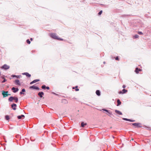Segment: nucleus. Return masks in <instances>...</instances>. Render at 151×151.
<instances>
[{
    "instance_id": "1",
    "label": "nucleus",
    "mask_w": 151,
    "mask_h": 151,
    "mask_svg": "<svg viewBox=\"0 0 151 151\" xmlns=\"http://www.w3.org/2000/svg\"><path fill=\"white\" fill-rule=\"evenodd\" d=\"M50 36L52 38L60 40L62 41L63 40V39L58 37V36L56 35L55 33H51L50 34Z\"/></svg>"
},
{
    "instance_id": "2",
    "label": "nucleus",
    "mask_w": 151,
    "mask_h": 151,
    "mask_svg": "<svg viewBox=\"0 0 151 151\" xmlns=\"http://www.w3.org/2000/svg\"><path fill=\"white\" fill-rule=\"evenodd\" d=\"M13 100H15L16 103H17L18 101V99L17 97L11 96L8 99V101L9 102H12Z\"/></svg>"
},
{
    "instance_id": "3",
    "label": "nucleus",
    "mask_w": 151,
    "mask_h": 151,
    "mask_svg": "<svg viewBox=\"0 0 151 151\" xmlns=\"http://www.w3.org/2000/svg\"><path fill=\"white\" fill-rule=\"evenodd\" d=\"M8 91H2V94L3 96V97L4 98H5L8 96Z\"/></svg>"
},
{
    "instance_id": "4",
    "label": "nucleus",
    "mask_w": 151,
    "mask_h": 151,
    "mask_svg": "<svg viewBox=\"0 0 151 151\" xmlns=\"http://www.w3.org/2000/svg\"><path fill=\"white\" fill-rule=\"evenodd\" d=\"M1 68L5 70H7L9 68V66L6 64H4L1 67Z\"/></svg>"
},
{
    "instance_id": "5",
    "label": "nucleus",
    "mask_w": 151,
    "mask_h": 151,
    "mask_svg": "<svg viewBox=\"0 0 151 151\" xmlns=\"http://www.w3.org/2000/svg\"><path fill=\"white\" fill-rule=\"evenodd\" d=\"M132 125L136 127H142V126H141V124L140 123H132Z\"/></svg>"
},
{
    "instance_id": "6",
    "label": "nucleus",
    "mask_w": 151,
    "mask_h": 151,
    "mask_svg": "<svg viewBox=\"0 0 151 151\" xmlns=\"http://www.w3.org/2000/svg\"><path fill=\"white\" fill-rule=\"evenodd\" d=\"M30 89H36V90H39L40 89L37 86H35L34 85L31 86L29 87Z\"/></svg>"
},
{
    "instance_id": "7",
    "label": "nucleus",
    "mask_w": 151,
    "mask_h": 151,
    "mask_svg": "<svg viewBox=\"0 0 151 151\" xmlns=\"http://www.w3.org/2000/svg\"><path fill=\"white\" fill-rule=\"evenodd\" d=\"M12 90H13L14 93H15L18 91L19 89L18 88H15L14 87H13L12 88Z\"/></svg>"
},
{
    "instance_id": "8",
    "label": "nucleus",
    "mask_w": 151,
    "mask_h": 151,
    "mask_svg": "<svg viewBox=\"0 0 151 151\" xmlns=\"http://www.w3.org/2000/svg\"><path fill=\"white\" fill-rule=\"evenodd\" d=\"M17 106L16 104H13L11 105V107L14 110H15L16 109V107Z\"/></svg>"
},
{
    "instance_id": "9",
    "label": "nucleus",
    "mask_w": 151,
    "mask_h": 151,
    "mask_svg": "<svg viewBox=\"0 0 151 151\" xmlns=\"http://www.w3.org/2000/svg\"><path fill=\"white\" fill-rule=\"evenodd\" d=\"M127 90H126L125 89H124L122 90V91H119V94L124 93H125L126 92H127Z\"/></svg>"
},
{
    "instance_id": "10",
    "label": "nucleus",
    "mask_w": 151,
    "mask_h": 151,
    "mask_svg": "<svg viewBox=\"0 0 151 151\" xmlns=\"http://www.w3.org/2000/svg\"><path fill=\"white\" fill-rule=\"evenodd\" d=\"M22 74L23 75H26L27 76L29 77H30L31 76V75L27 72L23 73H22Z\"/></svg>"
},
{
    "instance_id": "11",
    "label": "nucleus",
    "mask_w": 151,
    "mask_h": 151,
    "mask_svg": "<svg viewBox=\"0 0 151 151\" xmlns=\"http://www.w3.org/2000/svg\"><path fill=\"white\" fill-rule=\"evenodd\" d=\"M39 81H40L39 79L35 80H33V81H32L30 83V84H33V83H35Z\"/></svg>"
},
{
    "instance_id": "12",
    "label": "nucleus",
    "mask_w": 151,
    "mask_h": 151,
    "mask_svg": "<svg viewBox=\"0 0 151 151\" xmlns=\"http://www.w3.org/2000/svg\"><path fill=\"white\" fill-rule=\"evenodd\" d=\"M15 84L17 85H20L21 83L19 80H16L15 81Z\"/></svg>"
},
{
    "instance_id": "13",
    "label": "nucleus",
    "mask_w": 151,
    "mask_h": 151,
    "mask_svg": "<svg viewBox=\"0 0 151 151\" xmlns=\"http://www.w3.org/2000/svg\"><path fill=\"white\" fill-rule=\"evenodd\" d=\"M44 93L42 92H40L38 93V95L40 96V98L42 97V95H44Z\"/></svg>"
},
{
    "instance_id": "14",
    "label": "nucleus",
    "mask_w": 151,
    "mask_h": 151,
    "mask_svg": "<svg viewBox=\"0 0 151 151\" xmlns=\"http://www.w3.org/2000/svg\"><path fill=\"white\" fill-rule=\"evenodd\" d=\"M115 112L117 114L119 115H122V113L120 111L117 110H115Z\"/></svg>"
},
{
    "instance_id": "15",
    "label": "nucleus",
    "mask_w": 151,
    "mask_h": 151,
    "mask_svg": "<svg viewBox=\"0 0 151 151\" xmlns=\"http://www.w3.org/2000/svg\"><path fill=\"white\" fill-rule=\"evenodd\" d=\"M25 92V89L24 88L20 92V94H23L24 95V92Z\"/></svg>"
},
{
    "instance_id": "16",
    "label": "nucleus",
    "mask_w": 151,
    "mask_h": 151,
    "mask_svg": "<svg viewBox=\"0 0 151 151\" xmlns=\"http://www.w3.org/2000/svg\"><path fill=\"white\" fill-rule=\"evenodd\" d=\"M141 70L139 69H138L137 68H136L135 70V72L137 73H138L139 71H140Z\"/></svg>"
},
{
    "instance_id": "17",
    "label": "nucleus",
    "mask_w": 151,
    "mask_h": 151,
    "mask_svg": "<svg viewBox=\"0 0 151 151\" xmlns=\"http://www.w3.org/2000/svg\"><path fill=\"white\" fill-rule=\"evenodd\" d=\"M96 95L98 96H99L100 95V91L99 90H97L96 91Z\"/></svg>"
},
{
    "instance_id": "18",
    "label": "nucleus",
    "mask_w": 151,
    "mask_h": 151,
    "mask_svg": "<svg viewBox=\"0 0 151 151\" xmlns=\"http://www.w3.org/2000/svg\"><path fill=\"white\" fill-rule=\"evenodd\" d=\"M24 115L22 114L20 116H17V118L18 119H21L22 117H24Z\"/></svg>"
},
{
    "instance_id": "19",
    "label": "nucleus",
    "mask_w": 151,
    "mask_h": 151,
    "mask_svg": "<svg viewBox=\"0 0 151 151\" xmlns=\"http://www.w3.org/2000/svg\"><path fill=\"white\" fill-rule=\"evenodd\" d=\"M117 106H118L121 104V102L120 101L119 99H118L117 101Z\"/></svg>"
},
{
    "instance_id": "20",
    "label": "nucleus",
    "mask_w": 151,
    "mask_h": 151,
    "mask_svg": "<svg viewBox=\"0 0 151 151\" xmlns=\"http://www.w3.org/2000/svg\"><path fill=\"white\" fill-rule=\"evenodd\" d=\"M81 126L82 127H83L85 125H86L87 124L86 123H84L83 122H82L81 123Z\"/></svg>"
},
{
    "instance_id": "21",
    "label": "nucleus",
    "mask_w": 151,
    "mask_h": 151,
    "mask_svg": "<svg viewBox=\"0 0 151 151\" xmlns=\"http://www.w3.org/2000/svg\"><path fill=\"white\" fill-rule=\"evenodd\" d=\"M109 116H111V115H112L113 114H112V113L111 112H110L109 111L108 112V114H107Z\"/></svg>"
},
{
    "instance_id": "22",
    "label": "nucleus",
    "mask_w": 151,
    "mask_h": 151,
    "mask_svg": "<svg viewBox=\"0 0 151 151\" xmlns=\"http://www.w3.org/2000/svg\"><path fill=\"white\" fill-rule=\"evenodd\" d=\"M5 119L6 120H8L9 118V116L8 115H6L5 116Z\"/></svg>"
},
{
    "instance_id": "23",
    "label": "nucleus",
    "mask_w": 151,
    "mask_h": 151,
    "mask_svg": "<svg viewBox=\"0 0 151 151\" xmlns=\"http://www.w3.org/2000/svg\"><path fill=\"white\" fill-rule=\"evenodd\" d=\"M2 78L4 79V80L2 81V83H4L6 81V80L4 77H2Z\"/></svg>"
},
{
    "instance_id": "24",
    "label": "nucleus",
    "mask_w": 151,
    "mask_h": 151,
    "mask_svg": "<svg viewBox=\"0 0 151 151\" xmlns=\"http://www.w3.org/2000/svg\"><path fill=\"white\" fill-rule=\"evenodd\" d=\"M26 42H27V43L28 44H30V40H29V39H27V40H26Z\"/></svg>"
},
{
    "instance_id": "25",
    "label": "nucleus",
    "mask_w": 151,
    "mask_h": 151,
    "mask_svg": "<svg viewBox=\"0 0 151 151\" xmlns=\"http://www.w3.org/2000/svg\"><path fill=\"white\" fill-rule=\"evenodd\" d=\"M138 37H139V35H135L134 36V38H137Z\"/></svg>"
},
{
    "instance_id": "26",
    "label": "nucleus",
    "mask_w": 151,
    "mask_h": 151,
    "mask_svg": "<svg viewBox=\"0 0 151 151\" xmlns=\"http://www.w3.org/2000/svg\"><path fill=\"white\" fill-rule=\"evenodd\" d=\"M122 119L123 120H126V121H129V119H127V118H123Z\"/></svg>"
},
{
    "instance_id": "27",
    "label": "nucleus",
    "mask_w": 151,
    "mask_h": 151,
    "mask_svg": "<svg viewBox=\"0 0 151 151\" xmlns=\"http://www.w3.org/2000/svg\"><path fill=\"white\" fill-rule=\"evenodd\" d=\"M46 86L45 85H43L41 87L42 88V89H45V88H46Z\"/></svg>"
},
{
    "instance_id": "28",
    "label": "nucleus",
    "mask_w": 151,
    "mask_h": 151,
    "mask_svg": "<svg viewBox=\"0 0 151 151\" xmlns=\"http://www.w3.org/2000/svg\"><path fill=\"white\" fill-rule=\"evenodd\" d=\"M102 110L104 111H106V112H107V113L109 111L107 109H102Z\"/></svg>"
},
{
    "instance_id": "29",
    "label": "nucleus",
    "mask_w": 151,
    "mask_h": 151,
    "mask_svg": "<svg viewBox=\"0 0 151 151\" xmlns=\"http://www.w3.org/2000/svg\"><path fill=\"white\" fill-rule=\"evenodd\" d=\"M129 121L130 122H134L135 121V120H132L131 119H129Z\"/></svg>"
},
{
    "instance_id": "30",
    "label": "nucleus",
    "mask_w": 151,
    "mask_h": 151,
    "mask_svg": "<svg viewBox=\"0 0 151 151\" xmlns=\"http://www.w3.org/2000/svg\"><path fill=\"white\" fill-rule=\"evenodd\" d=\"M102 12V10L100 11L98 13V14L99 15H101Z\"/></svg>"
},
{
    "instance_id": "31",
    "label": "nucleus",
    "mask_w": 151,
    "mask_h": 151,
    "mask_svg": "<svg viewBox=\"0 0 151 151\" xmlns=\"http://www.w3.org/2000/svg\"><path fill=\"white\" fill-rule=\"evenodd\" d=\"M138 33L139 35H142L143 34V33L141 32H138Z\"/></svg>"
},
{
    "instance_id": "32",
    "label": "nucleus",
    "mask_w": 151,
    "mask_h": 151,
    "mask_svg": "<svg viewBox=\"0 0 151 151\" xmlns=\"http://www.w3.org/2000/svg\"><path fill=\"white\" fill-rule=\"evenodd\" d=\"M12 77H17V76L15 75H12L11 76Z\"/></svg>"
},
{
    "instance_id": "33",
    "label": "nucleus",
    "mask_w": 151,
    "mask_h": 151,
    "mask_svg": "<svg viewBox=\"0 0 151 151\" xmlns=\"http://www.w3.org/2000/svg\"><path fill=\"white\" fill-rule=\"evenodd\" d=\"M20 77H21V75L17 76L16 78H19Z\"/></svg>"
},
{
    "instance_id": "34",
    "label": "nucleus",
    "mask_w": 151,
    "mask_h": 151,
    "mask_svg": "<svg viewBox=\"0 0 151 151\" xmlns=\"http://www.w3.org/2000/svg\"><path fill=\"white\" fill-rule=\"evenodd\" d=\"M115 60H119V57L118 56H117L116 57V58H115Z\"/></svg>"
},
{
    "instance_id": "35",
    "label": "nucleus",
    "mask_w": 151,
    "mask_h": 151,
    "mask_svg": "<svg viewBox=\"0 0 151 151\" xmlns=\"http://www.w3.org/2000/svg\"><path fill=\"white\" fill-rule=\"evenodd\" d=\"M46 88L47 89H49L50 88L48 86L46 87Z\"/></svg>"
},
{
    "instance_id": "36",
    "label": "nucleus",
    "mask_w": 151,
    "mask_h": 151,
    "mask_svg": "<svg viewBox=\"0 0 151 151\" xmlns=\"http://www.w3.org/2000/svg\"><path fill=\"white\" fill-rule=\"evenodd\" d=\"M126 87V86L124 85H123L122 86V87L123 88H125Z\"/></svg>"
},
{
    "instance_id": "37",
    "label": "nucleus",
    "mask_w": 151,
    "mask_h": 151,
    "mask_svg": "<svg viewBox=\"0 0 151 151\" xmlns=\"http://www.w3.org/2000/svg\"><path fill=\"white\" fill-rule=\"evenodd\" d=\"M52 93L54 94V95H58V94L55 93Z\"/></svg>"
},
{
    "instance_id": "38",
    "label": "nucleus",
    "mask_w": 151,
    "mask_h": 151,
    "mask_svg": "<svg viewBox=\"0 0 151 151\" xmlns=\"http://www.w3.org/2000/svg\"><path fill=\"white\" fill-rule=\"evenodd\" d=\"M79 89L78 88H76V89H75V90H76V91H79Z\"/></svg>"
},
{
    "instance_id": "39",
    "label": "nucleus",
    "mask_w": 151,
    "mask_h": 151,
    "mask_svg": "<svg viewBox=\"0 0 151 151\" xmlns=\"http://www.w3.org/2000/svg\"><path fill=\"white\" fill-rule=\"evenodd\" d=\"M30 40L31 41H32L33 40V39L32 38H31L30 39Z\"/></svg>"
},
{
    "instance_id": "40",
    "label": "nucleus",
    "mask_w": 151,
    "mask_h": 151,
    "mask_svg": "<svg viewBox=\"0 0 151 151\" xmlns=\"http://www.w3.org/2000/svg\"><path fill=\"white\" fill-rule=\"evenodd\" d=\"M8 96H10V95H11V94H8Z\"/></svg>"
},
{
    "instance_id": "41",
    "label": "nucleus",
    "mask_w": 151,
    "mask_h": 151,
    "mask_svg": "<svg viewBox=\"0 0 151 151\" xmlns=\"http://www.w3.org/2000/svg\"><path fill=\"white\" fill-rule=\"evenodd\" d=\"M78 87V86H76V89Z\"/></svg>"
},
{
    "instance_id": "42",
    "label": "nucleus",
    "mask_w": 151,
    "mask_h": 151,
    "mask_svg": "<svg viewBox=\"0 0 151 151\" xmlns=\"http://www.w3.org/2000/svg\"><path fill=\"white\" fill-rule=\"evenodd\" d=\"M103 63L105 64V61Z\"/></svg>"
},
{
    "instance_id": "43",
    "label": "nucleus",
    "mask_w": 151,
    "mask_h": 151,
    "mask_svg": "<svg viewBox=\"0 0 151 151\" xmlns=\"http://www.w3.org/2000/svg\"><path fill=\"white\" fill-rule=\"evenodd\" d=\"M74 88H74V87H73V89H74Z\"/></svg>"
},
{
    "instance_id": "44",
    "label": "nucleus",
    "mask_w": 151,
    "mask_h": 151,
    "mask_svg": "<svg viewBox=\"0 0 151 151\" xmlns=\"http://www.w3.org/2000/svg\"><path fill=\"white\" fill-rule=\"evenodd\" d=\"M128 15H125V16H128Z\"/></svg>"
}]
</instances>
